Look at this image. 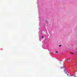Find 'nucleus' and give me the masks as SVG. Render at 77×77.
I'll return each instance as SVG.
<instances>
[{"label": "nucleus", "instance_id": "1a4fd4ad", "mask_svg": "<svg viewBox=\"0 0 77 77\" xmlns=\"http://www.w3.org/2000/svg\"><path fill=\"white\" fill-rule=\"evenodd\" d=\"M65 68V67H63V68Z\"/></svg>", "mask_w": 77, "mask_h": 77}, {"label": "nucleus", "instance_id": "6e6552de", "mask_svg": "<svg viewBox=\"0 0 77 77\" xmlns=\"http://www.w3.org/2000/svg\"><path fill=\"white\" fill-rule=\"evenodd\" d=\"M61 45H59V47H61Z\"/></svg>", "mask_w": 77, "mask_h": 77}, {"label": "nucleus", "instance_id": "f257e3e1", "mask_svg": "<svg viewBox=\"0 0 77 77\" xmlns=\"http://www.w3.org/2000/svg\"><path fill=\"white\" fill-rule=\"evenodd\" d=\"M58 52V51H57L55 52V53H57Z\"/></svg>", "mask_w": 77, "mask_h": 77}, {"label": "nucleus", "instance_id": "0eeeda50", "mask_svg": "<svg viewBox=\"0 0 77 77\" xmlns=\"http://www.w3.org/2000/svg\"><path fill=\"white\" fill-rule=\"evenodd\" d=\"M74 76H75V77H76V76L75 75H74Z\"/></svg>", "mask_w": 77, "mask_h": 77}, {"label": "nucleus", "instance_id": "39448f33", "mask_svg": "<svg viewBox=\"0 0 77 77\" xmlns=\"http://www.w3.org/2000/svg\"><path fill=\"white\" fill-rule=\"evenodd\" d=\"M42 38L43 39H44V36H42Z\"/></svg>", "mask_w": 77, "mask_h": 77}, {"label": "nucleus", "instance_id": "423d86ee", "mask_svg": "<svg viewBox=\"0 0 77 77\" xmlns=\"http://www.w3.org/2000/svg\"><path fill=\"white\" fill-rule=\"evenodd\" d=\"M62 68H63L62 67H60V69H62Z\"/></svg>", "mask_w": 77, "mask_h": 77}, {"label": "nucleus", "instance_id": "f03ea898", "mask_svg": "<svg viewBox=\"0 0 77 77\" xmlns=\"http://www.w3.org/2000/svg\"><path fill=\"white\" fill-rule=\"evenodd\" d=\"M64 72H66V70H65V69H64Z\"/></svg>", "mask_w": 77, "mask_h": 77}, {"label": "nucleus", "instance_id": "7ed1b4c3", "mask_svg": "<svg viewBox=\"0 0 77 77\" xmlns=\"http://www.w3.org/2000/svg\"><path fill=\"white\" fill-rule=\"evenodd\" d=\"M70 53H71V54H74V53H73L72 52H71Z\"/></svg>", "mask_w": 77, "mask_h": 77}, {"label": "nucleus", "instance_id": "20e7f679", "mask_svg": "<svg viewBox=\"0 0 77 77\" xmlns=\"http://www.w3.org/2000/svg\"><path fill=\"white\" fill-rule=\"evenodd\" d=\"M77 49H75V51H77Z\"/></svg>", "mask_w": 77, "mask_h": 77}]
</instances>
